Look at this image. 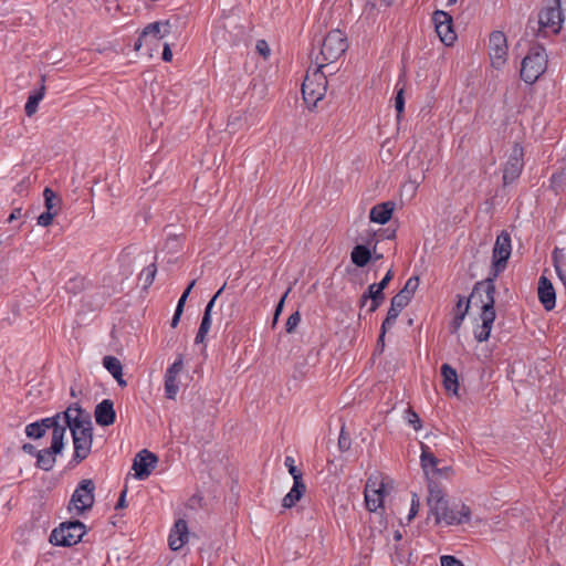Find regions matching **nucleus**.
<instances>
[{"mask_svg": "<svg viewBox=\"0 0 566 566\" xmlns=\"http://www.w3.org/2000/svg\"><path fill=\"white\" fill-rule=\"evenodd\" d=\"M184 363L182 358H178L166 371V376L177 377L179 373L182 370Z\"/></svg>", "mask_w": 566, "mask_h": 566, "instance_id": "de8ad7c7", "label": "nucleus"}, {"mask_svg": "<svg viewBox=\"0 0 566 566\" xmlns=\"http://www.w3.org/2000/svg\"><path fill=\"white\" fill-rule=\"evenodd\" d=\"M258 53L266 59L270 55V48L265 40H259L255 46Z\"/></svg>", "mask_w": 566, "mask_h": 566, "instance_id": "3c124183", "label": "nucleus"}, {"mask_svg": "<svg viewBox=\"0 0 566 566\" xmlns=\"http://www.w3.org/2000/svg\"><path fill=\"white\" fill-rule=\"evenodd\" d=\"M158 458L155 453L144 449V479L157 468Z\"/></svg>", "mask_w": 566, "mask_h": 566, "instance_id": "473e14b6", "label": "nucleus"}, {"mask_svg": "<svg viewBox=\"0 0 566 566\" xmlns=\"http://www.w3.org/2000/svg\"><path fill=\"white\" fill-rule=\"evenodd\" d=\"M419 507H420L419 497L416 493H412L411 507H410V512L408 515L409 522L418 514Z\"/></svg>", "mask_w": 566, "mask_h": 566, "instance_id": "09e8293b", "label": "nucleus"}, {"mask_svg": "<svg viewBox=\"0 0 566 566\" xmlns=\"http://www.w3.org/2000/svg\"><path fill=\"white\" fill-rule=\"evenodd\" d=\"M434 516L436 524L460 525L470 521L471 510L463 503L447 504Z\"/></svg>", "mask_w": 566, "mask_h": 566, "instance_id": "9d476101", "label": "nucleus"}, {"mask_svg": "<svg viewBox=\"0 0 566 566\" xmlns=\"http://www.w3.org/2000/svg\"><path fill=\"white\" fill-rule=\"evenodd\" d=\"M195 284H196V280L191 281L190 284L187 286V289L184 291V293L181 294V296L178 301L176 310L184 312V306H185L186 301H187L192 287L195 286Z\"/></svg>", "mask_w": 566, "mask_h": 566, "instance_id": "c03bdc74", "label": "nucleus"}, {"mask_svg": "<svg viewBox=\"0 0 566 566\" xmlns=\"http://www.w3.org/2000/svg\"><path fill=\"white\" fill-rule=\"evenodd\" d=\"M418 286L419 279L417 276H411L407 280L402 290H400L399 293H397L391 298L387 317L385 318L381 325V334L379 336V342L384 340V336L386 334L387 328H390L395 324L396 318L399 316L400 312L409 304Z\"/></svg>", "mask_w": 566, "mask_h": 566, "instance_id": "20e7f679", "label": "nucleus"}, {"mask_svg": "<svg viewBox=\"0 0 566 566\" xmlns=\"http://www.w3.org/2000/svg\"><path fill=\"white\" fill-rule=\"evenodd\" d=\"M211 327V321L201 319L198 333L195 338L196 344H201L205 342L206 336Z\"/></svg>", "mask_w": 566, "mask_h": 566, "instance_id": "e433bc0d", "label": "nucleus"}, {"mask_svg": "<svg viewBox=\"0 0 566 566\" xmlns=\"http://www.w3.org/2000/svg\"><path fill=\"white\" fill-rule=\"evenodd\" d=\"M441 375L443 378V386L447 391H450L454 395H458V374L454 368H452L449 364H443L441 366Z\"/></svg>", "mask_w": 566, "mask_h": 566, "instance_id": "a878e982", "label": "nucleus"}, {"mask_svg": "<svg viewBox=\"0 0 566 566\" xmlns=\"http://www.w3.org/2000/svg\"><path fill=\"white\" fill-rule=\"evenodd\" d=\"M558 3H560L562 7L566 10V0H557Z\"/></svg>", "mask_w": 566, "mask_h": 566, "instance_id": "774afa93", "label": "nucleus"}, {"mask_svg": "<svg viewBox=\"0 0 566 566\" xmlns=\"http://www.w3.org/2000/svg\"><path fill=\"white\" fill-rule=\"evenodd\" d=\"M495 284L493 279H486L476 282L473 286L470 297L461 313H455L451 322V333H457L461 327L468 312L470 304L480 305V318L482 324L474 331V337L478 342H486L490 337L494 319L496 317L494 303H495Z\"/></svg>", "mask_w": 566, "mask_h": 566, "instance_id": "f257e3e1", "label": "nucleus"}, {"mask_svg": "<svg viewBox=\"0 0 566 566\" xmlns=\"http://www.w3.org/2000/svg\"><path fill=\"white\" fill-rule=\"evenodd\" d=\"M284 464L287 468L290 474L293 478V481H296V476L298 481H303V474L302 472L295 467L294 459L290 455H287L284 460Z\"/></svg>", "mask_w": 566, "mask_h": 566, "instance_id": "4c0bfd02", "label": "nucleus"}, {"mask_svg": "<svg viewBox=\"0 0 566 566\" xmlns=\"http://www.w3.org/2000/svg\"><path fill=\"white\" fill-rule=\"evenodd\" d=\"M291 291V289H289L285 294L282 296V298L280 300L279 304L276 305V308H275V314H274V319H273V324H276L277 322V318H279V315L280 313L282 312L283 310V306H284V301L287 296V293Z\"/></svg>", "mask_w": 566, "mask_h": 566, "instance_id": "864d4df0", "label": "nucleus"}, {"mask_svg": "<svg viewBox=\"0 0 566 566\" xmlns=\"http://www.w3.org/2000/svg\"><path fill=\"white\" fill-rule=\"evenodd\" d=\"M306 491V485L303 481H294L292 489L290 492L283 497L282 505L286 509H291L301 500L303 494Z\"/></svg>", "mask_w": 566, "mask_h": 566, "instance_id": "bb28decb", "label": "nucleus"}, {"mask_svg": "<svg viewBox=\"0 0 566 566\" xmlns=\"http://www.w3.org/2000/svg\"><path fill=\"white\" fill-rule=\"evenodd\" d=\"M156 273H157V269H156L155 264H151L148 268V273H147V277H146V285L144 286V289H146L148 285L153 284V282L155 280V276H156Z\"/></svg>", "mask_w": 566, "mask_h": 566, "instance_id": "5fc2aeb1", "label": "nucleus"}, {"mask_svg": "<svg viewBox=\"0 0 566 566\" xmlns=\"http://www.w3.org/2000/svg\"><path fill=\"white\" fill-rule=\"evenodd\" d=\"M441 566H463L462 562L453 556L444 555L440 558Z\"/></svg>", "mask_w": 566, "mask_h": 566, "instance_id": "8fccbe9b", "label": "nucleus"}, {"mask_svg": "<svg viewBox=\"0 0 566 566\" xmlns=\"http://www.w3.org/2000/svg\"><path fill=\"white\" fill-rule=\"evenodd\" d=\"M512 245L511 237L506 231H502L495 241L492 253V264L494 269V276L506 268L507 260L511 256Z\"/></svg>", "mask_w": 566, "mask_h": 566, "instance_id": "9b49d317", "label": "nucleus"}, {"mask_svg": "<svg viewBox=\"0 0 566 566\" xmlns=\"http://www.w3.org/2000/svg\"><path fill=\"white\" fill-rule=\"evenodd\" d=\"M552 187L557 192L566 187V166L551 178Z\"/></svg>", "mask_w": 566, "mask_h": 566, "instance_id": "72a5a7b5", "label": "nucleus"}, {"mask_svg": "<svg viewBox=\"0 0 566 566\" xmlns=\"http://www.w3.org/2000/svg\"><path fill=\"white\" fill-rule=\"evenodd\" d=\"M181 315H182V311H179V310L175 311V314H174L171 323H170L171 327L175 328L178 325Z\"/></svg>", "mask_w": 566, "mask_h": 566, "instance_id": "680f3d73", "label": "nucleus"}, {"mask_svg": "<svg viewBox=\"0 0 566 566\" xmlns=\"http://www.w3.org/2000/svg\"><path fill=\"white\" fill-rule=\"evenodd\" d=\"M348 48L347 38L340 30H332L323 40L319 61L328 64L339 59Z\"/></svg>", "mask_w": 566, "mask_h": 566, "instance_id": "423d86ee", "label": "nucleus"}, {"mask_svg": "<svg viewBox=\"0 0 566 566\" xmlns=\"http://www.w3.org/2000/svg\"><path fill=\"white\" fill-rule=\"evenodd\" d=\"M489 52L493 66L500 67L504 64L507 55V43L503 32L494 31L491 33Z\"/></svg>", "mask_w": 566, "mask_h": 566, "instance_id": "4468645a", "label": "nucleus"}, {"mask_svg": "<svg viewBox=\"0 0 566 566\" xmlns=\"http://www.w3.org/2000/svg\"><path fill=\"white\" fill-rule=\"evenodd\" d=\"M433 21L440 40L446 45H452L457 39V35L452 29L451 15L444 11H436L433 14Z\"/></svg>", "mask_w": 566, "mask_h": 566, "instance_id": "dca6fc26", "label": "nucleus"}, {"mask_svg": "<svg viewBox=\"0 0 566 566\" xmlns=\"http://www.w3.org/2000/svg\"><path fill=\"white\" fill-rule=\"evenodd\" d=\"M38 422L42 427V429H44L45 432L50 429H52V434L55 431H61L62 441H64V436L67 429V424L65 423V411L63 413H57L54 417L41 419Z\"/></svg>", "mask_w": 566, "mask_h": 566, "instance_id": "b1692460", "label": "nucleus"}, {"mask_svg": "<svg viewBox=\"0 0 566 566\" xmlns=\"http://www.w3.org/2000/svg\"><path fill=\"white\" fill-rule=\"evenodd\" d=\"M421 468L426 474H428V470H437V465L439 460L434 457L432 452H430V448L421 443V455H420Z\"/></svg>", "mask_w": 566, "mask_h": 566, "instance_id": "7c9ffc66", "label": "nucleus"}, {"mask_svg": "<svg viewBox=\"0 0 566 566\" xmlns=\"http://www.w3.org/2000/svg\"><path fill=\"white\" fill-rule=\"evenodd\" d=\"M368 298L371 300V305H370L369 311L375 312L380 306L381 302L385 298L384 291L378 290L377 283L370 284L368 286V291L365 294H363L361 305H364Z\"/></svg>", "mask_w": 566, "mask_h": 566, "instance_id": "cd10ccee", "label": "nucleus"}, {"mask_svg": "<svg viewBox=\"0 0 566 566\" xmlns=\"http://www.w3.org/2000/svg\"><path fill=\"white\" fill-rule=\"evenodd\" d=\"M350 258L355 265L363 268L371 259V253L367 247L358 244L353 249Z\"/></svg>", "mask_w": 566, "mask_h": 566, "instance_id": "c756f323", "label": "nucleus"}, {"mask_svg": "<svg viewBox=\"0 0 566 566\" xmlns=\"http://www.w3.org/2000/svg\"><path fill=\"white\" fill-rule=\"evenodd\" d=\"M465 303L467 300H464L462 296H458V302L455 304V313H461L463 311Z\"/></svg>", "mask_w": 566, "mask_h": 566, "instance_id": "e2e57ef3", "label": "nucleus"}, {"mask_svg": "<svg viewBox=\"0 0 566 566\" xmlns=\"http://www.w3.org/2000/svg\"><path fill=\"white\" fill-rule=\"evenodd\" d=\"M538 300L546 311H552L556 305V292L553 283L542 275L538 280L537 286Z\"/></svg>", "mask_w": 566, "mask_h": 566, "instance_id": "a211bd4d", "label": "nucleus"}, {"mask_svg": "<svg viewBox=\"0 0 566 566\" xmlns=\"http://www.w3.org/2000/svg\"><path fill=\"white\" fill-rule=\"evenodd\" d=\"M94 416L96 423L102 427L113 424L116 417L113 401L109 399H104L102 402H99L95 408Z\"/></svg>", "mask_w": 566, "mask_h": 566, "instance_id": "412c9836", "label": "nucleus"}, {"mask_svg": "<svg viewBox=\"0 0 566 566\" xmlns=\"http://www.w3.org/2000/svg\"><path fill=\"white\" fill-rule=\"evenodd\" d=\"M552 258H553V263H554V268H555L557 275H562V272L565 271L562 265V260L564 258L563 251L559 250L558 248H556L553 252Z\"/></svg>", "mask_w": 566, "mask_h": 566, "instance_id": "a19ab883", "label": "nucleus"}, {"mask_svg": "<svg viewBox=\"0 0 566 566\" xmlns=\"http://www.w3.org/2000/svg\"><path fill=\"white\" fill-rule=\"evenodd\" d=\"M142 451L135 454L132 472L125 479L123 492L130 494V497L138 496L142 491Z\"/></svg>", "mask_w": 566, "mask_h": 566, "instance_id": "2eb2a0df", "label": "nucleus"}, {"mask_svg": "<svg viewBox=\"0 0 566 566\" xmlns=\"http://www.w3.org/2000/svg\"><path fill=\"white\" fill-rule=\"evenodd\" d=\"M223 291V287H221L216 294L208 302L206 308H205V312H203V316H202V319H206V321H211V311H212V307L216 303V300L218 298V296L221 294V292Z\"/></svg>", "mask_w": 566, "mask_h": 566, "instance_id": "a18cd8bd", "label": "nucleus"}, {"mask_svg": "<svg viewBox=\"0 0 566 566\" xmlns=\"http://www.w3.org/2000/svg\"><path fill=\"white\" fill-rule=\"evenodd\" d=\"M405 419L416 431L421 429V420L412 409L408 408L406 410Z\"/></svg>", "mask_w": 566, "mask_h": 566, "instance_id": "58836bf2", "label": "nucleus"}, {"mask_svg": "<svg viewBox=\"0 0 566 566\" xmlns=\"http://www.w3.org/2000/svg\"><path fill=\"white\" fill-rule=\"evenodd\" d=\"M94 491L95 484L91 479L82 480L73 492L67 510L72 512L76 511L77 515L92 509L94 504Z\"/></svg>", "mask_w": 566, "mask_h": 566, "instance_id": "1a4fd4ad", "label": "nucleus"}, {"mask_svg": "<svg viewBox=\"0 0 566 566\" xmlns=\"http://www.w3.org/2000/svg\"><path fill=\"white\" fill-rule=\"evenodd\" d=\"M564 17L562 13V6L557 0H549L547 6L538 13V36H546L548 32L558 34Z\"/></svg>", "mask_w": 566, "mask_h": 566, "instance_id": "0eeeda50", "label": "nucleus"}, {"mask_svg": "<svg viewBox=\"0 0 566 566\" xmlns=\"http://www.w3.org/2000/svg\"><path fill=\"white\" fill-rule=\"evenodd\" d=\"M523 166V148L515 144L503 169L504 185L515 181L520 177Z\"/></svg>", "mask_w": 566, "mask_h": 566, "instance_id": "ddd939ff", "label": "nucleus"}, {"mask_svg": "<svg viewBox=\"0 0 566 566\" xmlns=\"http://www.w3.org/2000/svg\"><path fill=\"white\" fill-rule=\"evenodd\" d=\"M395 108H396L397 115L399 117L405 109L403 87H400L397 91V95L395 97Z\"/></svg>", "mask_w": 566, "mask_h": 566, "instance_id": "37998d69", "label": "nucleus"}, {"mask_svg": "<svg viewBox=\"0 0 566 566\" xmlns=\"http://www.w3.org/2000/svg\"><path fill=\"white\" fill-rule=\"evenodd\" d=\"M301 322V314L300 312H294L293 314H291L286 321V324H285V329L289 334L293 333L295 331V328L297 327V325L300 324Z\"/></svg>", "mask_w": 566, "mask_h": 566, "instance_id": "ea45409f", "label": "nucleus"}, {"mask_svg": "<svg viewBox=\"0 0 566 566\" xmlns=\"http://www.w3.org/2000/svg\"><path fill=\"white\" fill-rule=\"evenodd\" d=\"M338 448L340 451H347L350 448V438L345 433L344 427L340 430Z\"/></svg>", "mask_w": 566, "mask_h": 566, "instance_id": "49530a36", "label": "nucleus"}, {"mask_svg": "<svg viewBox=\"0 0 566 566\" xmlns=\"http://www.w3.org/2000/svg\"><path fill=\"white\" fill-rule=\"evenodd\" d=\"M64 448L62 432L55 431L52 436L51 447L36 452V467L43 471H51L56 462L55 455Z\"/></svg>", "mask_w": 566, "mask_h": 566, "instance_id": "f8f14e48", "label": "nucleus"}, {"mask_svg": "<svg viewBox=\"0 0 566 566\" xmlns=\"http://www.w3.org/2000/svg\"><path fill=\"white\" fill-rule=\"evenodd\" d=\"M43 197L46 211L53 212L56 210L57 212L62 205V199L57 197L56 193L49 187L44 189Z\"/></svg>", "mask_w": 566, "mask_h": 566, "instance_id": "2f4dec72", "label": "nucleus"}, {"mask_svg": "<svg viewBox=\"0 0 566 566\" xmlns=\"http://www.w3.org/2000/svg\"><path fill=\"white\" fill-rule=\"evenodd\" d=\"M22 216V209L15 208L8 218V222L19 219Z\"/></svg>", "mask_w": 566, "mask_h": 566, "instance_id": "052dcab7", "label": "nucleus"}, {"mask_svg": "<svg viewBox=\"0 0 566 566\" xmlns=\"http://www.w3.org/2000/svg\"><path fill=\"white\" fill-rule=\"evenodd\" d=\"M144 45H147L148 49H147V55L149 57H153L155 56L156 54H158L159 52V46L160 44L159 43H156V42H153V43H144Z\"/></svg>", "mask_w": 566, "mask_h": 566, "instance_id": "6e6d98bb", "label": "nucleus"}, {"mask_svg": "<svg viewBox=\"0 0 566 566\" xmlns=\"http://www.w3.org/2000/svg\"><path fill=\"white\" fill-rule=\"evenodd\" d=\"M314 63L315 69L307 71L302 84L303 98L308 106H316L327 91V78L322 71L326 64L322 63L318 56H315Z\"/></svg>", "mask_w": 566, "mask_h": 566, "instance_id": "7ed1b4c3", "label": "nucleus"}, {"mask_svg": "<svg viewBox=\"0 0 566 566\" xmlns=\"http://www.w3.org/2000/svg\"><path fill=\"white\" fill-rule=\"evenodd\" d=\"M427 503L429 506V513L436 515L448 504V501L444 499L442 490L438 488V485L430 483Z\"/></svg>", "mask_w": 566, "mask_h": 566, "instance_id": "4be33fe9", "label": "nucleus"}, {"mask_svg": "<svg viewBox=\"0 0 566 566\" xmlns=\"http://www.w3.org/2000/svg\"><path fill=\"white\" fill-rule=\"evenodd\" d=\"M22 450L28 453V454H31V455H35L36 457V452H39V450H36V448L31 444V443H24L22 446Z\"/></svg>", "mask_w": 566, "mask_h": 566, "instance_id": "bf43d9fd", "label": "nucleus"}, {"mask_svg": "<svg viewBox=\"0 0 566 566\" xmlns=\"http://www.w3.org/2000/svg\"><path fill=\"white\" fill-rule=\"evenodd\" d=\"M86 532L85 525L80 521L61 523L50 535V543L56 546H72L77 544Z\"/></svg>", "mask_w": 566, "mask_h": 566, "instance_id": "6e6552de", "label": "nucleus"}, {"mask_svg": "<svg viewBox=\"0 0 566 566\" xmlns=\"http://www.w3.org/2000/svg\"><path fill=\"white\" fill-rule=\"evenodd\" d=\"M547 67V55L543 46L532 48L523 59L521 77L524 82L533 84L545 72Z\"/></svg>", "mask_w": 566, "mask_h": 566, "instance_id": "39448f33", "label": "nucleus"}, {"mask_svg": "<svg viewBox=\"0 0 566 566\" xmlns=\"http://www.w3.org/2000/svg\"><path fill=\"white\" fill-rule=\"evenodd\" d=\"M170 33L169 21H156L144 27V43H159Z\"/></svg>", "mask_w": 566, "mask_h": 566, "instance_id": "6ab92c4d", "label": "nucleus"}, {"mask_svg": "<svg viewBox=\"0 0 566 566\" xmlns=\"http://www.w3.org/2000/svg\"><path fill=\"white\" fill-rule=\"evenodd\" d=\"M163 60L165 62H170L171 59H172V52L170 50V46L168 43H164L163 45V55H161Z\"/></svg>", "mask_w": 566, "mask_h": 566, "instance_id": "4d7b16f0", "label": "nucleus"}, {"mask_svg": "<svg viewBox=\"0 0 566 566\" xmlns=\"http://www.w3.org/2000/svg\"><path fill=\"white\" fill-rule=\"evenodd\" d=\"M394 208L395 203L391 201L378 203L371 208L369 218L373 222L385 224L390 220Z\"/></svg>", "mask_w": 566, "mask_h": 566, "instance_id": "5701e85b", "label": "nucleus"}, {"mask_svg": "<svg viewBox=\"0 0 566 566\" xmlns=\"http://www.w3.org/2000/svg\"><path fill=\"white\" fill-rule=\"evenodd\" d=\"M65 423L71 430L74 444V460L78 463L87 458L92 448V421L77 403L65 410Z\"/></svg>", "mask_w": 566, "mask_h": 566, "instance_id": "f03ea898", "label": "nucleus"}, {"mask_svg": "<svg viewBox=\"0 0 566 566\" xmlns=\"http://www.w3.org/2000/svg\"><path fill=\"white\" fill-rule=\"evenodd\" d=\"M25 434L30 439H40L45 434L44 429L39 424L38 421L29 423L25 427Z\"/></svg>", "mask_w": 566, "mask_h": 566, "instance_id": "c9c22d12", "label": "nucleus"}, {"mask_svg": "<svg viewBox=\"0 0 566 566\" xmlns=\"http://www.w3.org/2000/svg\"><path fill=\"white\" fill-rule=\"evenodd\" d=\"M189 539V530L187 522L184 518H178L168 537V544L170 549L179 551Z\"/></svg>", "mask_w": 566, "mask_h": 566, "instance_id": "f3484780", "label": "nucleus"}, {"mask_svg": "<svg viewBox=\"0 0 566 566\" xmlns=\"http://www.w3.org/2000/svg\"><path fill=\"white\" fill-rule=\"evenodd\" d=\"M165 390L167 397L174 399L179 390V384L177 381V377L174 376H165Z\"/></svg>", "mask_w": 566, "mask_h": 566, "instance_id": "f704fd0d", "label": "nucleus"}, {"mask_svg": "<svg viewBox=\"0 0 566 566\" xmlns=\"http://www.w3.org/2000/svg\"><path fill=\"white\" fill-rule=\"evenodd\" d=\"M386 7L391 4V0H380Z\"/></svg>", "mask_w": 566, "mask_h": 566, "instance_id": "338daca9", "label": "nucleus"}, {"mask_svg": "<svg viewBox=\"0 0 566 566\" xmlns=\"http://www.w3.org/2000/svg\"><path fill=\"white\" fill-rule=\"evenodd\" d=\"M394 277V272L392 270H389L386 275L382 277V280L377 283L378 285V290H385L387 287V285L389 284V282L392 280Z\"/></svg>", "mask_w": 566, "mask_h": 566, "instance_id": "603ef678", "label": "nucleus"}, {"mask_svg": "<svg viewBox=\"0 0 566 566\" xmlns=\"http://www.w3.org/2000/svg\"><path fill=\"white\" fill-rule=\"evenodd\" d=\"M126 496L127 494L125 492H120V495L118 497V501L115 505V509L118 510V509H124L127 506V502H126Z\"/></svg>", "mask_w": 566, "mask_h": 566, "instance_id": "13d9d810", "label": "nucleus"}, {"mask_svg": "<svg viewBox=\"0 0 566 566\" xmlns=\"http://www.w3.org/2000/svg\"><path fill=\"white\" fill-rule=\"evenodd\" d=\"M384 499L382 485L377 486V482L368 479L365 488V501L369 511L375 512L381 506Z\"/></svg>", "mask_w": 566, "mask_h": 566, "instance_id": "aec40b11", "label": "nucleus"}, {"mask_svg": "<svg viewBox=\"0 0 566 566\" xmlns=\"http://www.w3.org/2000/svg\"><path fill=\"white\" fill-rule=\"evenodd\" d=\"M77 283H82V279H80V280L75 279V280L70 281L67 289L72 290L73 286H71V284L74 285V287H75V286H77Z\"/></svg>", "mask_w": 566, "mask_h": 566, "instance_id": "0e129e2a", "label": "nucleus"}, {"mask_svg": "<svg viewBox=\"0 0 566 566\" xmlns=\"http://www.w3.org/2000/svg\"><path fill=\"white\" fill-rule=\"evenodd\" d=\"M103 366L114 377L118 386H127L126 380L123 378V366L118 358L114 356H105L103 358Z\"/></svg>", "mask_w": 566, "mask_h": 566, "instance_id": "393cba45", "label": "nucleus"}, {"mask_svg": "<svg viewBox=\"0 0 566 566\" xmlns=\"http://www.w3.org/2000/svg\"><path fill=\"white\" fill-rule=\"evenodd\" d=\"M43 82H44V76H42V84H41V87L39 88V91L31 93L30 96L28 97V101L24 106V111L28 116H32L36 112L39 103L44 97L45 86H44Z\"/></svg>", "mask_w": 566, "mask_h": 566, "instance_id": "c85d7f7f", "label": "nucleus"}, {"mask_svg": "<svg viewBox=\"0 0 566 566\" xmlns=\"http://www.w3.org/2000/svg\"><path fill=\"white\" fill-rule=\"evenodd\" d=\"M134 48L135 50H139L142 48V34L136 39Z\"/></svg>", "mask_w": 566, "mask_h": 566, "instance_id": "69168bd1", "label": "nucleus"}, {"mask_svg": "<svg viewBox=\"0 0 566 566\" xmlns=\"http://www.w3.org/2000/svg\"><path fill=\"white\" fill-rule=\"evenodd\" d=\"M55 216L56 210H54L53 212L45 210L38 217V224L41 227H49L53 222Z\"/></svg>", "mask_w": 566, "mask_h": 566, "instance_id": "79ce46f5", "label": "nucleus"}]
</instances>
